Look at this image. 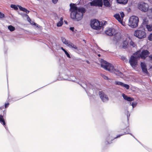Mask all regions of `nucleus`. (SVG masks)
Returning a JSON list of instances; mask_svg holds the SVG:
<instances>
[{
	"instance_id": "f257e3e1",
	"label": "nucleus",
	"mask_w": 152,
	"mask_h": 152,
	"mask_svg": "<svg viewBox=\"0 0 152 152\" xmlns=\"http://www.w3.org/2000/svg\"><path fill=\"white\" fill-rule=\"evenodd\" d=\"M101 66L104 69L107 70L111 73H114L116 75L122 77L123 76V73L118 69L115 68L110 63L107 62L103 59H101Z\"/></svg>"
},
{
	"instance_id": "f03ea898",
	"label": "nucleus",
	"mask_w": 152,
	"mask_h": 152,
	"mask_svg": "<svg viewBox=\"0 0 152 152\" xmlns=\"http://www.w3.org/2000/svg\"><path fill=\"white\" fill-rule=\"evenodd\" d=\"M63 73L61 74L60 73V75H61L63 77L62 79L61 80L72 81L77 83H78L79 81L74 76L71 75H69L70 71L67 69L65 68L63 69Z\"/></svg>"
},
{
	"instance_id": "7ed1b4c3",
	"label": "nucleus",
	"mask_w": 152,
	"mask_h": 152,
	"mask_svg": "<svg viewBox=\"0 0 152 152\" xmlns=\"http://www.w3.org/2000/svg\"><path fill=\"white\" fill-rule=\"evenodd\" d=\"M145 31V28H142L139 27L138 29L135 31L134 35L140 39L144 38L146 36V33Z\"/></svg>"
},
{
	"instance_id": "20e7f679",
	"label": "nucleus",
	"mask_w": 152,
	"mask_h": 152,
	"mask_svg": "<svg viewBox=\"0 0 152 152\" xmlns=\"http://www.w3.org/2000/svg\"><path fill=\"white\" fill-rule=\"evenodd\" d=\"M102 22H100L96 19L91 20L90 22V25L91 28L96 30H100L102 25Z\"/></svg>"
},
{
	"instance_id": "39448f33",
	"label": "nucleus",
	"mask_w": 152,
	"mask_h": 152,
	"mask_svg": "<svg viewBox=\"0 0 152 152\" xmlns=\"http://www.w3.org/2000/svg\"><path fill=\"white\" fill-rule=\"evenodd\" d=\"M129 25L131 28H135L138 26L139 18L135 16H131L129 19Z\"/></svg>"
},
{
	"instance_id": "423d86ee",
	"label": "nucleus",
	"mask_w": 152,
	"mask_h": 152,
	"mask_svg": "<svg viewBox=\"0 0 152 152\" xmlns=\"http://www.w3.org/2000/svg\"><path fill=\"white\" fill-rule=\"evenodd\" d=\"M69 6L70 8V11L71 12V13H74L77 11H81L83 12H86V9L83 7H77L75 4L71 3Z\"/></svg>"
},
{
	"instance_id": "0eeeda50",
	"label": "nucleus",
	"mask_w": 152,
	"mask_h": 152,
	"mask_svg": "<svg viewBox=\"0 0 152 152\" xmlns=\"http://www.w3.org/2000/svg\"><path fill=\"white\" fill-rule=\"evenodd\" d=\"M85 12H83L81 11H77L74 13H71V18L77 21H79L82 19L83 16V14Z\"/></svg>"
},
{
	"instance_id": "6e6552de",
	"label": "nucleus",
	"mask_w": 152,
	"mask_h": 152,
	"mask_svg": "<svg viewBox=\"0 0 152 152\" xmlns=\"http://www.w3.org/2000/svg\"><path fill=\"white\" fill-rule=\"evenodd\" d=\"M85 85L87 88L86 89L85 88L82 86L85 89L88 96H91L93 94V93H94V91L95 90L94 89V86L89 83L86 84Z\"/></svg>"
},
{
	"instance_id": "1a4fd4ad",
	"label": "nucleus",
	"mask_w": 152,
	"mask_h": 152,
	"mask_svg": "<svg viewBox=\"0 0 152 152\" xmlns=\"http://www.w3.org/2000/svg\"><path fill=\"white\" fill-rule=\"evenodd\" d=\"M149 6L148 4L144 2H141L138 4V8L143 12H146L149 9Z\"/></svg>"
},
{
	"instance_id": "9d476101",
	"label": "nucleus",
	"mask_w": 152,
	"mask_h": 152,
	"mask_svg": "<svg viewBox=\"0 0 152 152\" xmlns=\"http://www.w3.org/2000/svg\"><path fill=\"white\" fill-rule=\"evenodd\" d=\"M99 95L102 102L104 103L107 102L109 100L107 95L102 91H99Z\"/></svg>"
},
{
	"instance_id": "9b49d317",
	"label": "nucleus",
	"mask_w": 152,
	"mask_h": 152,
	"mask_svg": "<svg viewBox=\"0 0 152 152\" xmlns=\"http://www.w3.org/2000/svg\"><path fill=\"white\" fill-rule=\"evenodd\" d=\"M138 60L134 55L131 56L129 60V62L132 67H135L137 65Z\"/></svg>"
},
{
	"instance_id": "f8f14e48",
	"label": "nucleus",
	"mask_w": 152,
	"mask_h": 152,
	"mask_svg": "<svg viewBox=\"0 0 152 152\" xmlns=\"http://www.w3.org/2000/svg\"><path fill=\"white\" fill-rule=\"evenodd\" d=\"M115 137H112L110 134H109L108 136L106 138V141L104 142V143L106 145L108 144H110L112 143V141L115 139L116 138Z\"/></svg>"
},
{
	"instance_id": "ddd939ff",
	"label": "nucleus",
	"mask_w": 152,
	"mask_h": 152,
	"mask_svg": "<svg viewBox=\"0 0 152 152\" xmlns=\"http://www.w3.org/2000/svg\"><path fill=\"white\" fill-rule=\"evenodd\" d=\"M90 3L91 6H98L99 7H102V3L100 2L99 0H97L96 1L93 0Z\"/></svg>"
},
{
	"instance_id": "4468645a",
	"label": "nucleus",
	"mask_w": 152,
	"mask_h": 152,
	"mask_svg": "<svg viewBox=\"0 0 152 152\" xmlns=\"http://www.w3.org/2000/svg\"><path fill=\"white\" fill-rule=\"evenodd\" d=\"M141 58L145 59L150 54V52L147 50H143L141 52Z\"/></svg>"
},
{
	"instance_id": "2eb2a0df",
	"label": "nucleus",
	"mask_w": 152,
	"mask_h": 152,
	"mask_svg": "<svg viewBox=\"0 0 152 152\" xmlns=\"http://www.w3.org/2000/svg\"><path fill=\"white\" fill-rule=\"evenodd\" d=\"M115 29L113 28H110L105 31V34L107 35L112 36L114 33Z\"/></svg>"
},
{
	"instance_id": "dca6fc26",
	"label": "nucleus",
	"mask_w": 152,
	"mask_h": 152,
	"mask_svg": "<svg viewBox=\"0 0 152 152\" xmlns=\"http://www.w3.org/2000/svg\"><path fill=\"white\" fill-rule=\"evenodd\" d=\"M140 66L142 71L143 72L146 74L148 73L146 65L144 62H141Z\"/></svg>"
},
{
	"instance_id": "f3484780",
	"label": "nucleus",
	"mask_w": 152,
	"mask_h": 152,
	"mask_svg": "<svg viewBox=\"0 0 152 152\" xmlns=\"http://www.w3.org/2000/svg\"><path fill=\"white\" fill-rule=\"evenodd\" d=\"M122 96L124 99L129 102H131L134 100V98L125 95V94L123 93Z\"/></svg>"
},
{
	"instance_id": "a211bd4d",
	"label": "nucleus",
	"mask_w": 152,
	"mask_h": 152,
	"mask_svg": "<svg viewBox=\"0 0 152 152\" xmlns=\"http://www.w3.org/2000/svg\"><path fill=\"white\" fill-rule=\"evenodd\" d=\"M148 20L146 18H144L143 19L142 22L140 27L142 28H145V26L148 25Z\"/></svg>"
},
{
	"instance_id": "6ab92c4d",
	"label": "nucleus",
	"mask_w": 152,
	"mask_h": 152,
	"mask_svg": "<svg viewBox=\"0 0 152 152\" xmlns=\"http://www.w3.org/2000/svg\"><path fill=\"white\" fill-rule=\"evenodd\" d=\"M121 37L120 35L118 34L114 35L113 37L112 40L113 41L116 43L118 42L121 39Z\"/></svg>"
},
{
	"instance_id": "aec40b11",
	"label": "nucleus",
	"mask_w": 152,
	"mask_h": 152,
	"mask_svg": "<svg viewBox=\"0 0 152 152\" xmlns=\"http://www.w3.org/2000/svg\"><path fill=\"white\" fill-rule=\"evenodd\" d=\"M129 131H130V130L129 129V128H128L127 131L126 132H124L123 134H119L117 135L116 137L115 138H119V137H121V136H122V135H123L124 134H130V135H131V136H132L135 139V137L132 134H131V133H129Z\"/></svg>"
},
{
	"instance_id": "412c9836",
	"label": "nucleus",
	"mask_w": 152,
	"mask_h": 152,
	"mask_svg": "<svg viewBox=\"0 0 152 152\" xmlns=\"http://www.w3.org/2000/svg\"><path fill=\"white\" fill-rule=\"evenodd\" d=\"M129 131H130V130L129 129V128H128L127 131L126 132H124L123 134H119L117 135L116 137L115 138H119V137H121V136H122V135H123L124 134H130V135H131V136H132L135 139V137L132 134H131V133H129Z\"/></svg>"
},
{
	"instance_id": "4be33fe9",
	"label": "nucleus",
	"mask_w": 152,
	"mask_h": 152,
	"mask_svg": "<svg viewBox=\"0 0 152 152\" xmlns=\"http://www.w3.org/2000/svg\"><path fill=\"white\" fill-rule=\"evenodd\" d=\"M103 5L104 6L107 7H110L111 6V4L110 3L109 0H103Z\"/></svg>"
},
{
	"instance_id": "5701e85b",
	"label": "nucleus",
	"mask_w": 152,
	"mask_h": 152,
	"mask_svg": "<svg viewBox=\"0 0 152 152\" xmlns=\"http://www.w3.org/2000/svg\"><path fill=\"white\" fill-rule=\"evenodd\" d=\"M133 55H134V56L138 59L140 58H141V53H140V50L137 51Z\"/></svg>"
},
{
	"instance_id": "b1692460",
	"label": "nucleus",
	"mask_w": 152,
	"mask_h": 152,
	"mask_svg": "<svg viewBox=\"0 0 152 152\" xmlns=\"http://www.w3.org/2000/svg\"><path fill=\"white\" fill-rule=\"evenodd\" d=\"M67 46L70 48H73L77 50H78V48L77 46L71 42H70L68 43Z\"/></svg>"
},
{
	"instance_id": "393cba45",
	"label": "nucleus",
	"mask_w": 152,
	"mask_h": 152,
	"mask_svg": "<svg viewBox=\"0 0 152 152\" xmlns=\"http://www.w3.org/2000/svg\"><path fill=\"white\" fill-rule=\"evenodd\" d=\"M114 17L119 22H122V19L121 18L120 14L119 13L115 14L114 15Z\"/></svg>"
},
{
	"instance_id": "a878e982",
	"label": "nucleus",
	"mask_w": 152,
	"mask_h": 152,
	"mask_svg": "<svg viewBox=\"0 0 152 152\" xmlns=\"http://www.w3.org/2000/svg\"><path fill=\"white\" fill-rule=\"evenodd\" d=\"M117 2L119 4H125L128 2V0H116Z\"/></svg>"
},
{
	"instance_id": "bb28decb",
	"label": "nucleus",
	"mask_w": 152,
	"mask_h": 152,
	"mask_svg": "<svg viewBox=\"0 0 152 152\" xmlns=\"http://www.w3.org/2000/svg\"><path fill=\"white\" fill-rule=\"evenodd\" d=\"M128 103H129V105L130 106L131 105L132 106V110H133V108L136 107L137 104V102H132V103L131 102H128Z\"/></svg>"
},
{
	"instance_id": "cd10ccee",
	"label": "nucleus",
	"mask_w": 152,
	"mask_h": 152,
	"mask_svg": "<svg viewBox=\"0 0 152 152\" xmlns=\"http://www.w3.org/2000/svg\"><path fill=\"white\" fill-rule=\"evenodd\" d=\"M8 28L11 31H13L15 30V27L11 25L8 26Z\"/></svg>"
},
{
	"instance_id": "c85d7f7f",
	"label": "nucleus",
	"mask_w": 152,
	"mask_h": 152,
	"mask_svg": "<svg viewBox=\"0 0 152 152\" xmlns=\"http://www.w3.org/2000/svg\"><path fill=\"white\" fill-rule=\"evenodd\" d=\"M61 40L64 44H66L67 45H68V43H69V42H68L64 38L62 37Z\"/></svg>"
},
{
	"instance_id": "c756f323",
	"label": "nucleus",
	"mask_w": 152,
	"mask_h": 152,
	"mask_svg": "<svg viewBox=\"0 0 152 152\" xmlns=\"http://www.w3.org/2000/svg\"><path fill=\"white\" fill-rule=\"evenodd\" d=\"M148 31H151L152 30V26L151 25H148L145 26Z\"/></svg>"
},
{
	"instance_id": "7c9ffc66",
	"label": "nucleus",
	"mask_w": 152,
	"mask_h": 152,
	"mask_svg": "<svg viewBox=\"0 0 152 152\" xmlns=\"http://www.w3.org/2000/svg\"><path fill=\"white\" fill-rule=\"evenodd\" d=\"M128 43L126 41H124L123 42L122 45V48H123L126 49L127 48V45Z\"/></svg>"
},
{
	"instance_id": "2f4dec72",
	"label": "nucleus",
	"mask_w": 152,
	"mask_h": 152,
	"mask_svg": "<svg viewBox=\"0 0 152 152\" xmlns=\"http://www.w3.org/2000/svg\"><path fill=\"white\" fill-rule=\"evenodd\" d=\"M10 7L11 8L15 10H17L18 9V7L17 6V5L16 6L15 4H11L10 5Z\"/></svg>"
},
{
	"instance_id": "473e14b6",
	"label": "nucleus",
	"mask_w": 152,
	"mask_h": 152,
	"mask_svg": "<svg viewBox=\"0 0 152 152\" xmlns=\"http://www.w3.org/2000/svg\"><path fill=\"white\" fill-rule=\"evenodd\" d=\"M123 83L122 82L116 81H115V85H119L122 86V85L123 84Z\"/></svg>"
},
{
	"instance_id": "72a5a7b5",
	"label": "nucleus",
	"mask_w": 152,
	"mask_h": 152,
	"mask_svg": "<svg viewBox=\"0 0 152 152\" xmlns=\"http://www.w3.org/2000/svg\"><path fill=\"white\" fill-rule=\"evenodd\" d=\"M122 87H123L126 88L127 89H129V86L128 84H125L123 83Z\"/></svg>"
},
{
	"instance_id": "f704fd0d",
	"label": "nucleus",
	"mask_w": 152,
	"mask_h": 152,
	"mask_svg": "<svg viewBox=\"0 0 152 152\" xmlns=\"http://www.w3.org/2000/svg\"><path fill=\"white\" fill-rule=\"evenodd\" d=\"M22 11L26 12V14H28L29 12V11L28 10L26 9L23 7Z\"/></svg>"
},
{
	"instance_id": "c9c22d12",
	"label": "nucleus",
	"mask_w": 152,
	"mask_h": 152,
	"mask_svg": "<svg viewBox=\"0 0 152 152\" xmlns=\"http://www.w3.org/2000/svg\"><path fill=\"white\" fill-rule=\"evenodd\" d=\"M24 16L25 17H26L27 18V20L29 22L30 21H31V19L30 18H29V16H28V15L27 14H24Z\"/></svg>"
},
{
	"instance_id": "e433bc0d",
	"label": "nucleus",
	"mask_w": 152,
	"mask_h": 152,
	"mask_svg": "<svg viewBox=\"0 0 152 152\" xmlns=\"http://www.w3.org/2000/svg\"><path fill=\"white\" fill-rule=\"evenodd\" d=\"M64 53L66 55L67 57L69 58H71V57L69 52H68L67 51H65V52H64Z\"/></svg>"
},
{
	"instance_id": "4c0bfd02",
	"label": "nucleus",
	"mask_w": 152,
	"mask_h": 152,
	"mask_svg": "<svg viewBox=\"0 0 152 152\" xmlns=\"http://www.w3.org/2000/svg\"><path fill=\"white\" fill-rule=\"evenodd\" d=\"M63 24V22H61L60 21H59L58 23H57L56 26L57 27H59L61 26Z\"/></svg>"
},
{
	"instance_id": "58836bf2",
	"label": "nucleus",
	"mask_w": 152,
	"mask_h": 152,
	"mask_svg": "<svg viewBox=\"0 0 152 152\" xmlns=\"http://www.w3.org/2000/svg\"><path fill=\"white\" fill-rule=\"evenodd\" d=\"M129 44L131 46H133V47H135V46L134 43L132 40L130 42Z\"/></svg>"
},
{
	"instance_id": "ea45409f",
	"label": "nucleus",
	"mask_w": 152,
	"mask_h": 152,
	"mask_svg": "<svg viewBox=\"0 0 152 152\" xmlns=\"http://www.w3.org/2000/svg\"><path fill=\"white\" fill-rule=\"evenodd\" d=\"M148 39L150 41H152V33L149 35L148 37Z\"/></svg>"
},
{
	"instance_id": "a19ab883",
	"label": "nucleus",
	"mask_w": 152,
	"mask_h": 152,
	"mask_svg": "<svg viewBox=\"0 0 152 152\" xmlns=\"http://www.w3.org/2000/svg\"><path fill=\"white\" fill-rule=\"evenodd\" d=\"M144 147L150 152H152V149L146 146H144Z\"/></svg>"
},
{
	"instance_id": "79ce46f5",
	"label": "nucleus",
	"mask_w": 152,
	"mask_h": 152,
	"mask_svg": "<svg viewBox=\"0 0 152 152\" xmlns=\"http://www.w3.org/2000/svg\"><path fill=\"white\" fill-rule=\"evenodd\" d=\"M5 17V15L2 12H0V18H2Z\"/></svg>"
},
{
	"instance_id": "37998d69",
	"label": "nucleus",
	"mask_w": 152,
	"mask_h": 152,
	"mask_svg": "<svg viewBox=\"0 0 152 152\" xmlns=\"http://www.w3.org/2000/svg\"><path fill=\"white\" fill-rule=\"evenodd\" d=\"M102 77L105 80H108L110 79L107 76L104 75H103L102 76Z\"/></svg>"
},
{
	"instance_id": "c03bdc74",
	"label": "nucleus",
	"mask_w": 152,
	"mask_h": 152,
	"mask_svg": "<svg viewBox=\"0 0 152 152\" xmlns=\"http://www.w3.org/2000/svg\"><path fill=\"white\" fill-rule=\"evenodd\" d=\"M120 15H121V18H122V20L124 16V12H120Z\"/></svg>"
},
{
	"instance_id": "a18cd8bd",
	"label": "nucleus",
	"mask_w": 152,
	"mask_h": 152,
	"mask_svg": "<svg viewBox=\"0 0 152 152\" xmlns=\"http://www.w3.org/2000/svg\"><path fill=\"white\" fill-rule=\"evenodd\" d=\"M0 122L1 124H3V125H5L6 124V123L4 119L0 121Z\"/></svg>"
},
{
	"instance_id": "49530a36",
	"label": "nucleus",
	"mask_w": 152,
	"mask_h": 152,
	"mask_svg": "<svg viewBox=\"0 0 152 152\" xmlns=\"http://www.w3.org/2000/svg\"><path fill=\"white\" fill-rule=\"evenodd\" d=\"M130 116V113H129V111H127V121H129V117Z\"/></svg>"
},
{
	"instance_id": "de8ad7c7",
	"label": "nucleus",
	"mask_w": 152,
	"mask_h": 152,
	"mask_svg": "<svg viewBox=\"0 0 152 152\" xmlns=\"http://www.w3.org/2000/svg\"><path fill=\"white\" fill-rule=\"evenodd\" d=\"M9 103L8 102L7 103H5L4 104V107L5 108H7L9 106Z\"/></svg>"
},
{
	"instance_id": "09e8293b",
	"label": "nucleus",
	"mask_w": 152,
	"mask_h": 152,
	"mask_svg": "<svg viewBox=\"0 0 152 152\" xmlns=\"http://www.w3.org/2000/svg\"><path fill=\"white\" fill-rule=\"evenodd\" d=\"M17 6L19 7V9L20 11H22L23 8V7H21V6L18 5Z\"/></svg>"
},
{
	"instance_id": "8fccbe9b",
	"label": "nucleus",
	"mask_w": 152,
	"mask_h": 152,
	"mask_svg": "<svg viewBox=\"0 0 152 152\" xmlns=\"http://www.w3.org/2000/svg\"><path fill=\"white\" fill-rule=\"evenodd\" d=\"M34 26H36L38 28H40L41 27V26H40L38 25V24H37L36 23H35V24Z\"/></svg>"
},
{
	"instance_id": "3c124183",
	"label": "nucleus",
	"mask_w": 152,
	"mask_h": 152,
	"mask_svg": "<svg viewBox=\"0 0 152 152\" xmlns=\"http://www.w3.org/2000/svg\"><path fill=\"white\" fill-rule=\"evenodd\" d=\"M20 99H17V97L12 98V100L14 101H17Z\"/></svg>"
},
{
	"instance_id": "603ef678",
	"label": "nucleus",
	"mask_w": 152,
	"mask_h": 152,
	"mask_svg": "<svg viewBox=\"0 0 152 152\" xmlns=\"http://www.w3.org/2000/svg\"><path fill=\"white\" fill-rule=\"evenodd\" d=\"M52 0V2L54 4H56L58 1V0Z\"/></svg>"
},
{
	"instance_id": "864d4df0",
	"label": "nucleus",
	"mask_w": 152,
	"mask_h": 152,
	"mask_svg": "<svg viewBox=\"0 0 152 152\" xmlns=\"http://www.w3.org/2000/svg\"><path fill=\"white\" fill-rule=\"evenodd\" d=\"M121 58L122 60H124L126 59V58L124 56H122L121 57Z\"/></svg>"
},
{
	"instance_id": "5fc2aeb1",
	"label": "nucleus",
	"mask_w": 152,
	"mask_h": 152,
	"mask_svg": "<svg viewBox=\"0 0 152 152\" xmlns=\"http://www.w3.org/2000/svg\"><path fill=\"white\" fill-rule=\"evenodd\" d=\"M69 29L73 32L74 31V27H70Z\"/></svg>"
},
{
	"instance_id": "6e6d98bb",
	"label": "nucleus",
	"mask_w": 152,
	"mask_h": 152,
	"mask_svg": "<svg viewBox=\"0 0 152 152\" xmlns=\"http://www.w3.org/2000/svg\"><path fill=\"white\" fill-rule=\"evenodd\" d=\"M29 23H30L32 25H34L35 24V23L34 22V21H32L31 20V21H30Z\"/></svg>"
},
{
	"instance_id": "4d7b16f0",
	"label": "nucleus",
	"mask_w": 152,
	"mask_h": 152,
	"mask_svg": "<svg viewBox=\"0 0 152 152\" xmlns=\"http://www.w3.org/2000/svg\"><path fill=\"white\" fill-rule=\"evenodd\" d=\"M3 119H4L3 118V116L2 115H0V121Z\"/></svg>"
},
{
	"instance_id": "13d9d810",
	"label": "nucleus",
	"mask_w": 152,
	"mask_h": 152,
	"mask_svg": "<svg viewBox=\"0 0 152 152\" xmlns=\"http://www.w3.org/2000/svg\"><path fill=\"white\" fill-rule=\"evenodd\" d=\"M61 49L64 52H65L66 50H65L64 48H63L62 47H61Z\"/></svg>"
},
{
	"instance_id": "bf43d9fd",
	"label": "nucleus",
	"mask_w": 152,
	"mask_h": 152,
	"mask_svg": "<svg viewBox=\"0 0 152 152\" xmlns=\"http://www.w3.org/2000/svg\"><path fill=\"white\" fill-rule=\"evenodd\" d=\"M3 126H4V127L5 128L6 130H7V131L8 130V128L6 126V124H5V125H3Z\"/></svg>"
},
{
	"instance_id": "052dcab7",
	"label": "nucleus",
	"mask_w": 152,
	"mask_h": 152,
	"mask_svg": "<svg viewBox=\"0 0 152 152\" xmlns=\"http://www.w3.org/2000/svg\"><path fill=\"white\" fill-rule=\"evenodd\" d=\"M149 58L150 60H152V54L149 56Z\"/></svg>"
},
{
	"instance_id": "680f3d73",
	"label": "nucleus",
	"mask_w": 152,
	"mask_h": 152,
	"mask_svg": "<svg viewBox=\"0 0 152 152\" xmlns=\"http://www.w3.org/2000/svg\"><path fill=\"white\" fill-rule=\"evenodd\" d=\"M63 18L62 17H61L60 18V20L59 21L61 22H63Z\"/></svg>"
},
{
	"instance_id": "e2e57ef3",
	"label": "nucleus",
	"mask_w": 152,
	"mask_h": 152,
	"mask_svg": "<svg viewBox=\"0 0 152 152\" xmlns=\"http://www.w3.org/2000/svg\"><path fill=\"white\" fill-rule=\"evenodd\" d=\"M4 115L5 114L6 115V111L5 110H4L3 111Z\"/></svg>"
},
{
	"instance_id": "0e129e2a",
	"label": "nucleus",
	"mask_w": 152,
	"mask_h": 152,
	"mask_svg": "<svg viewBox=\"0 0 152 152\" xmlns=\"http://www.w3.org/2000/svg\"><path fill=\"white\" fill-rule=\"evenodd\" d=\"M64 22L66 24H68V22L66 20H64Z\"/></svg>"
},
{
	"instance_id": "69168bd1",
	"label": "nucleus",
	"mask_w": 152,
	"mask_h": 152,
	"mask_svg": "<svg viewBox=\"0 0 152 152\" xmlns=\"http://www.w3.org/2000/svg\"><path fill=\"white\" fill-rule=\"evenodd\" d=\"M106 23H107V22L105 21L103 23L104 25L105 26L106 24Z\"/></svg>"
},
{
	"instance_id": "338daca9",
	"label": "nucleus",
	"mask_w": 152,
	"mask_h": 152,
	"mask_svg": "<svg viewBox=\"0 0 152 152\" xmlns=\"http://www.w3.org/2000/svg\"><path fill=\"white\" fill-rule=\"evenodd\" d=\"M86 62L88 64H90V62L88 60H86Z\"/></svg>"
},
{
	"instance_id": "774afa93",
	"label": "nucleus",
	"mask_w": 152,
	"mask_h": 152,
	"mask_svg": "<svg viewBox=\"0 0 152 152\" xmlns=\"http://www.w3.org/2000/svg\"><path fill=\"white\" fill-rule=\"evenodd\" d=\"M97 55L99 57L101 56V55L100 54H98Z\"/></svg>"
}]
</instances>
